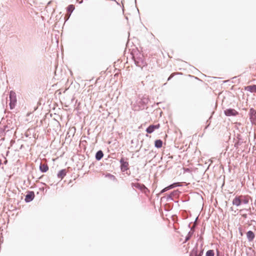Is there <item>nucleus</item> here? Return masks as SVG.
Masks as SVG:
<instances>
[{
    "label": "nucleus",
    "mask_w": 256,
    "mask_h": 256,
    "mask_svg": "<svg viewBox=\"0 0 256 256\" xmlns=\"http://www.w3.org/2000/svg\"><path fill=\"white\" fill-rule=\"evenodd\" d=\"M10 106L11 110L13 109L15 106L16 104V93L13 91H10Z\"/></svg>",
    "instance_id": "nucleus-1"
},
{
    "label": "nucleus",
    "mask_w": 256,
    "mask_h": 256,
    "mask_svg": "<svg viewBox=\"0 0 256 256\" xmlns=\"http://www.w3.org/2000/svg\"><path fill=\"white\" fill-rule=\"evenodd\" d=\"M248 115L251 123L252 124H254L256 122V110L253 108H250Z\"/></svg>",
    "instance_id": "nucleus-2"
},
{
    "label": "nucleus",
    "mask_w": 256,
    "mask_h": 256,
    "mask_svg": "<svg viewBox=\"0 0 256 256\" xmlns=\"http://www.w3.org/2000/svg\"><path fill=\"white\" fill-rule=\"evenodd\" d=\"M132 187H135L140 190H142L144 193L146 194L147 192H149V190L146 187V186L143 184L140 183H132Z\"/></svg>",
    "instance_id": "nucleus-3"
},
{
    "label": "nucleus",
    "mask_w": 256,
    "mask_h": 256,
    "mask_svg": "<svg viewBox=\"0 0 256 256\" xmlns=\"http://www.w3.org/2000/svg\"><path fill=\"white\" fill-rule=\"evenodd\" d=\"M120 170L122 172H125L128 169V162L124 160V158H122L120 160Z\"/></svg>",
    "instance_id": "nucleus-4"
},
{
    "label": "nucleus",
    "mask_w": 256,
    "mask_h": 256,
    "mask_svg": "<svg viewBox=\"0 0 256 256\" xmlns=\"http://www.w3.org/2000/svg\"><path fill=\"white\" fill-rule=\"evenodd\" d=\"M134 63L136 66L142 68L146 64V62L142 58L134 57Z\"/></svg>",
    "instance_id": "nucleus-5"
},
{
    "label": "nucleus",
    "mask_w": 256,
    "mask_h": 256,
    "mask_svg": "<svg viewBox=\"0 0 256 256\" xmlns=\"http://www.w3.org/2000/svg\"><path fill=\"white\" fill-rule=\"evenodd\" d=\"M224 114L228 116H236L238 114V112L234 109L228 108L224 111Z\"/></svg>",
    "instance_id": "nucleus-6"
},
{
    "label": "nucleus",
    "mask_w": 256,
    "mask_h": 256,
    "mask_svg": "<svg viewBox=\"0 0 256 256\" xmlns=\"http://www.w3.org/2000/svg\"><path fill=\"white\" fill-rule=\"evenodd\" d=\"M241 198H244V196H236L232 200V204L236 206H240L242 204Z\"/></svg>",
    "instance_id": "nucleus-7"
},
{
    "label": "nucleus",
    "mask_w": 256,
    "mask_h": 256,
    "mask_svg": "<svg viewBox=\"0 0 256 256\" xmlns=\"http://www.w3.org/2000/svg\"><path fill=\"white\" fill-rule=\"evenodd\" d=\"M160 127V124L156 125L152 124L147 128L146 129V132L148 134H151L155 130L159 128Z\"/></svg>",
    "instance_id": "nucleus-8"
},
{
    "label": "nucleus",
    "mask_w": 256,
    "mask_h": 256,
    "mask_svg": "<svg viewBox=\"0 0 256 256\" xmlns=\"http://www.w3.org/2000/svg\"><path fill=\"white\" fill-rule=\"evenodd\" d=\"M34 198V192H28L26 196L25 201L26 202H29L32 201Z\"/></svg>",
    "instance_id": "nucleus-9"
},
{
    "label": "nucleus",
    "mask_w": 256,
    "mask_h": 256,
    "mask_svg": "<svg viewBox=\"0 0 256 256\" xmlns=\"http://www.w3.org/2000/svg\"><path fill=\"white\" fill-rule=\"evenodd\" d=\"M246 238L249 242H252L255 238V234L253 232L249 230L246 232Z\"/></svg>",
    "instance_id": "nucleus-10"
},
{
    "label": "nucleus",
    "mask_w": 256,
    "mask_h": 256,
    "mask_svg": "<svg viewBox=\"0 0 256 256\" xmlns=\"http://www.w3.org/2000/svg\"><path fill=\"white\" fill-rule=\"evenodd\" d=\"M66 174V169H62L60 170L57 176L58 178L62 180Z\"/></svg>",
    "instance_id": "nucleus-11"
},
{
    "label": "nucleus",
    "mask_w": 256,
    "mask_h": 256,
    "mask_svg": "<svg viewBox=\"0 0 256 256\" xmlns=\"http://www.w3.org/2000/svg\"><path fill=\"white\" fill-rule=\"evenodd\" d=\"M48 170V167L47 164H42L40 163V170L42 172H46Z\"/></svg>",
    "instance_id": "nucleus-12"
},
{
    "label": "nucleus",
    "mask_w": 256,
    "mask_h": 256,
    "mask_svg": "<svg viewBox=\"0 0 256 256\" xmlns=\"http://www.w3.org/2000/svg\"><path fill=\"white\" fill-rule=\"evenodd\" d=\"M245 90L251 92H256V85L247 86L245 88Z\"/></svg>",
    "instance_id": "nucleus-13"
},
{
    "label": "nucleus",
    "mask_w": 256,
    "mask_h": 256,
    "mask_svg": "<svg viewBox=\"0 0 256 256\" xmlns=\"http://www.w3.org/2000/svg\"><path fill=\"white\" fill-rule=\"evenodd\" d=\"M104 156V154L102 150H100L98 151L96 154V159L98 160H100Z\"/></svg>",
    "instance_id": "nucleus-14"
},
{
    "label": "nucleus",
    "mask_w": 256,
    "mask_h": 256,
    "mask_svg": "<svg viewBox=\"0 0 256 256\" xmlns=\"http://www.w3.org/2000/svg\"><path fill=\"white\" fill-rule=\"evenodd\" d=\"M148 100H149L148 98L143 96L142 98L140 99V103L141 104L142 106H144L148 103Z\"/></svg>",
    "instance_id": "nucleus-15"
},
{
    "label": "nucleus",
    "mask_w": 256,
    "mask_h": 256,
    "mask_svg": "<svg viewBox=\"0 0 256 256\" xmlns=\"http://www.w3.org/2000/svg\"><path fill=\"white\" fill-rule=\"evenodd\" d=\"M162 145V141L161 140H157L155 141L154 146L157 148H160Z\"/></svg>",
    "instance_id": "nucleus-16"
},
{
    "label": "nucleus",
    "mask_w": 256,
    "mask_h": 256,
    "mask_svg": "<svg viewBox=\"0 0 256 256\" xmlns=\"http://www.w3.org/2000/svg\"><path fill=\"white\" fill-rule=\"evenodd\" d=\"M204 250L201 248L200 251V253L198 254V250L197 249L195 250L194 248L192 250V254H194V256H202L203 254Z\"/></svg>",
    "instance_id": "nucleus-17"
},
{
    "label": "nucleus",
    "mask_w": 256,
    "mask_h": 256,
    "mask_svg": "<svg viewBox=\"0 0 256 256\" xmlns=\"http://www.w3.org/2000/svg\"><path fill=\"white\" fill-rule=\"evenodd\" d=\"M242 204H247L248 203V198L246 196H244V198H241Z\"/></svg>",
    "instance_id": "nucleus-18"
},
{
    "label": "nucleus",
    "mask_w": 256,
    "mask_h": 256,
    "mask_svg": "<svg viewBox=\"0 0 256 256\" xmlns=\"http://www.w3.org/2000/svg\"><path fill=\"white\" fill-rule=\"evenodd\" d=\"M74 10V6L72 4L69 5L67 8V11L70 13V14Z\"/></svg>",
    "instance_id": "nucleus-19"
},
{
    "label": "nucleus",
    "mask_w": 256,
    "mask_h": 256,
    "mask_svg": "<svg viewBox=\"0 0 256 256\" xmlns=\"http://www.w3.org/2000/svg\"><path fill=\"white\" fill-rule=\"evenodd\" d=\"M214 250H210L206 252V256H214Z\"/></svg>",
    "instance_id": "nucleus-20"
},
{
    "label": "nucleus",
    "mask_w": 256,
    "mask_h": 256,
    "mask_svg": "<svg viewBox=\"0 0 256 256\" xmlns=\"http://www.w3.org/2000/svg\"><path fill=\"white\" fill-rule=\"evenodd\" d=\"M182 185L180 184L179 182H174V183H173L172 184H171L170 185V188H173L175 187H177V186H181Z\"/></svg>",
    "instance_id": "nucleus-21"
},
{
    "label": "nucleus",
    "mask_w": 256,
    "mask_h": 256,
    "mask_svg": "<svg viewBox=\"0 0 256 256\" xmlns=\"http://www.w3.org/2000/svg\"><path fill=\"white\" fill-rule=\"evenodd\" d=\"M192 232H190L188 233V234L186 237L184 242H186L187 241H188L190 239V238L192 236Z\"/></svg>",
    "instance_id": "nucleus-22"
},
{
    "label": "nucleus",
    "mask_w": 256,
    "mask_h": 256,
    "mask_svg": "<svg viewBox=\"0 0 256 256\" xmlns=\"http://www.w3.org/2000/svg\"><path fill=\"white\" fill-rule=\"evenodd\" d=\"M170 189H171V188H170V186H167V187L164 188V189H162L161 190L160 193V194H162V193L164 192H166V191H167V190H169Z\"/></svg>",
    "instance_id": "nucleus-23"
},
{
    "label": "nucleus",
    "mask_w": 256,
    "mask_h": 256,
    "mask_svg": "<svg viewBox=\"0 0 256 256\" xmlns=\"http://www.w3.org/2000/svg\"><path fill=\"white\" fill-rule=\"evenodd\" d=\"M238 230H239V232H240V236H243V233L242 232V228H239Z\"/></svg>",
    "instance_id": "nucleus-24"
},
{
    "label": "nucleus",
    "mask_w": 256,
    "mask_h": 256,
    "mask_svg": "<svg viewBox=\"0 0 256 256\" xmlns=\"http://www.w3.org/2000/svg\"><path fill=\"white\" fill-rule=\"evenodd\" d=\"M243 210H246V212H250V208H248V209H244V210H241L240 211V212H242Z\"/></svg>",
    "instance_id": "nucleus-25"
},
{
    "label": "nucleus",
    "mask_w": 256,
    "mask_h": 256,
    "mask_svg": "<svg viewBox=\"0 0 256 256\" xmlns=\"http://www.w3.org/2000/svg\"><path fill=\"white\" fill-rule=\"evenodd\" d=\"M242 216L245 218H247V214H242Z\"/></svg>",
    "instance_id": "nucleus-26"
},
{
    "label": "nucleus",
    "mask_w": 256,
    "mask_h": 256,
    "mask_svg": "<svg viewBox=\"0 0 256 256\" xmlns=\"http://www.w3.org/2000/svg\"><path fill=\"white\" fill-rule=\"evenodd\" d=\"M172 77V75H170V76L168 78V80H170V78H171Z\"/></svg>",
    "instance_id": "nucleus-27"
},
{
    "label": "nucleus",
    "mask_w": 256,
    "mask_h": 256,
    "mask_svg": "<svg viewBox=\"0 0 256 256\" xmlns=\"http://www.w3.org/2000/svg\"><path fill=\"white\" fill-rule=\"evenodd\" d=\"M219 254V252L218 250H217V256H218Z\"/></svg>",
    "instance_id": "nucleus-28"
},
{
    "label": "nucleus",
    "mask_w": 256,
    "mask_h": 256,
    "mask_svg": "<svg viewBox=\"0 0 256 256\" xmlns=\"http://www.w3.org/2000/svg\"><path fill=\"white\" fill-rule=\"evenodd\" d=\"M2 164V160L0 159V166Z\"/></svg>",
    "instance_id": "nucleus-29"
},
{
    "label": "nucleus",
    "mask_w": 256,
    "mask_h": 256,
    "mask_svg": "<svg viewBox=\"0 0 256 256\" xmlns=\"http://www.w3.org/2000/svg\"><path fill=\"white\" fill-rule=\"evenodd\" d=\"M208 126V125H207L206 126V128H207V127Z\"/></svg>",
    "instance_id": "nucleus-30"
},
{
    "label": "nucleus",
    "mask_w": 256,
    "mask_h": 256,
    "mask_svg": "<svg viewBox=\"0 0 256 256\" xmlns=\"http://www.w3.org/2000/svg\"><path fill=\"white\" fill-rule=\"evenodd\" d=\"M208 126V125H207L206 126V128H207V127Z\"/></svg>",
    "instance_id": "nucleus-31"
},
{
    "label": "nucleus",
    "mask_w": 256,
    "mask_h": 256,
    "mask_svg": "<svg viewBox=\"0 0 256 256\" xmlns=\"http://www.w3.org/2000/svg\"><path fill=\"white\" fill-rule=\"evenodd\" d=\"M208 126V125H207L206 126V128H207V127Z\"/></svg>",
    "instance_id": "nucleus-32"
},
{
    "label": "nucleus",
    "mask_w": 256,
    "mask_h": 256,
    "mask_svg": "<svg viewBox=\"0 0 256 256\" xmlns=\"http://www.w3.org/2000/svg\"><path fill=\"white\" fill-rule=\"evenodd\" d=\"M7 161L6 160V162H4V164H6V163Z\"/></svg>",
    "instance_id": "nucleus-33"
}]
</instances>
